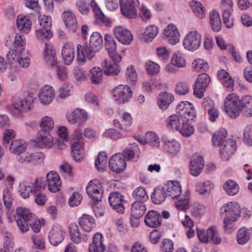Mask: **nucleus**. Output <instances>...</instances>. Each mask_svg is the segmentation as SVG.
I'll return each instance as SVG.
<instances>
[{
	"instance_id": "f257e3e1",
	"label": "nucleus",
	"mask_w": 252,
	"mask_h": 252,
	"mask_svg": "<svg viewBox=\"0 0 252 252\" xmlns=\"http://www.w3.org/2000/svg\"><path fill=\"white\" fill-rule=\"evenodd\" d=\"M19 230L25 233L30 230L29 226L35 233H38L42 225V221L26 208L19 207L14 216Z\"/></svg>"
},
{
	"instance_id": "f03ea898",
	"label": "nucleus",
	"mask_w": 252,
	"mask_h": 252,
	"mask_svg": "<svg viewBox=\"0 0 252 252\" xmlns=\"http://www.w3.org/2000/svg\"><path fill=\"white\" fill-rule=\"evenodd\" d=\"M103 38L98 32H93L90 36L89 43H85L83 46L77 45V56L81 62H84L86 57L91 60L95 54L99 52L103 46Z\"/></svg>"
},
{
	"instance_id": "7ed1b4c3",
	"label": "nucleus",
	"mask_w": 252,
	"mask_h": 252,
	"mask_svg": "<svg viewBox=\"0 0 252 252\" xmlns=\"http://www.w3.org/2000/svg\"><path fill=\"white\" fill-rule=\"evenodd\" d=\"M164 187L168 197L178 199L175 203L177 208L181 210H186L189 208V191H186L181 196L182 187L179 182L169 181L164 184Z\"/></svg>"
},
{
	"instance_id": "20e7f679",
	"label": "nucleus",
	"mask_w": 252,
	"mask_h": 252,
	"mask_svg": "<svg viewBox=\"0 0 252 252\" xmlns=\"http://www.w3.org/2000/svg\"><path fill=\"white\" fill-rule=\"evenodd\" d=\"M240 211L239 205L235 202L225 203L221 207L220 213L223 217V228L225 231H229L233 228L234 223L240 216Z\"/></svg>"
},
{
	"instance_id": "39448f33",
	"label": "nucleus",
	"mask_w": 252,
	"mask_h": 252,
	"mask_svg": "<svg viewBox=\"0 0 252 252\" xmlns=\"http://www.w3.org/2000/svg\"><path fill=\"white\" fill-rule=\"evenodd\" d=\"M6 58L9 64L13 67L27 68L30 64L29 51L26 49H23L21 51L11 50L7 53Z\"/></svg>"
},
{
	"instance_id": "423d86ee",
	"label": "nucleus",
	"mask_w": 252,
	"mask_h": 252,
	"mask_svg": "<svg viewBox=\"0 0 252 252\" xmlns=\"http://www.w3.org/2000/svg\"><path fill=\"white\" fill-rule=\"evenodd\" d=\"M241 100L235 94H229L224 101L225 112L231 118L238 117L241 111Z\"/></svg>"
},
{
	"instance_id": "0eeeda50",
	"label": "nucleus",
	"mask_w": 252,
	"mask_h": 252,
	"mask_svg": "<svg viewBox=\"0 0 252 252\" xmlns=\"http://www.w3.org/2000/svg\"><path fill=\"white\" fill-rule=\"evenodd\" d=\"M44 187V179L37 178L33 183L24 182L21 183L19 186L18 191L23 198H27Z\"/></svg>"
},
{
	"instance_id": "6e6552de",
	"label": "nucleus",
	"mask_w": 252,
	"mask_h": 252,
	"mask_svg": "<svg viewBox=\"0 0 252 252\" xmlns=\"http://www.w3.org/2000/svg\"><path fill=\"white\" fill-rule=\"evenodd\" d=\"M122 14L128 18H136L137 16V7L139 6L138 0H120Z\"/></svg>"
},
{
	"instance_id": "1a4fd4ad",
	"label": "nucleus",
	"mask_w": 252,
	"mask_h": 252,
	"mask_svg": "<svg viewBox=\"0 0 252 252\" xmlns=\"http://www.w3.org/2000/svg\"><path fill=\"white\" fill-rule=\"evenodd\" d=\"M201 43L200 34L196 31H192L185 36L183 41V46L186 49L193 51L198 49Z\"/></svg>"
},
{
	"instance_id": "9d476101",
	"label": "nucleus",
	"mask_w": 252,
	"mask_h": 252,
	"mask_svg": "<svg viewBox=\"0 0 252 252\" xmlns=\"http://www.w3.org/2000/svg\"><path fill=\"white\" fill-rule=\"evenodd\" d=\"M40 28L37 30V36L41 38H50L52 36L50 30L52 20L50 17L40 15L38 16Z\"/></svg>"
},
{
	"instance_id": "9b49d317",
	"label": "nucleus",
	"mask_w": 252,
	"mask_h": 252,
	"mask_svg": "<svg viewBox=\"0 0 252 252\" xmlns=\"http://www.w3.org/2000/svg\"><path fill=\"white\" fill-rule=\"evenodd\" d=\"M210 81V78L207 74L199 75L193 85L194 95L199 98H202Z\"/></svg>"
},
{
	"instance_id": "f8f14e48",
	"label": "nucleus",
	"mask_w": 252,
	"mask_h": 252,
	"mask_svg": "<svg viewBox=\"0 0 252 252\" xmlns=\"http://www.w3.org/2000/svg\"><path fill=\"white\" fill-rule=\"evenodd\" d=\"M113 97L120 103L128 101L132 97V91L127 85H119L113 90Z\"/></svg>"
},
{
	"instance_id": "ddd939ff",
	"label": "nucleus",
	"mask_w": 252,
	"mask_h": 252,
	"mask_svg": "<svg viewBox=\"0 0 252 252\" xmlns=\"http://www.w3.org/2000/svg\"><path fill=\"white\" fill-rule=\"evenodd\" d=\"M33 100L32 98L28 96L24 99H17L13 102L11 109L13 113L19 114L22 112H26L31 110Z\"/></svg>"
},
{
	"instance_id": "4468645a",
	"label": "nucleus",
	"mask_w": 252,
	"mask_h": 252,
	"mask_svg": "<svg viewBox=\"0 0 252 252\" xmlns=\"http://www.w3.org/2000/svg\"><path fill=\"white\" fill-rule=\"evenodd\" d=\"M66 117L70 124H76L78 126L84 124L88 119L87 112L80 109H75L72 111L68 112Z\"/></svg>"
},
{
	"instance_id": "2eb2a0df",
	"label": "nucleus",
	"mask_w": 252,
	"mask_h": 252,
	"mask_svg": "<svg viewBox=\"0 0 252 252\" xmlns=\"http://www.w3.org/2000/svg\"><path fill=\"white\" fill-rule=\"evenodd\" d=\"M86 189L88 195L94 201L99 202L101 200L103 189L101 184L98 180L90 181L87 186Z\"/></svg>"
},
{
	"instance_id": "dca6fc26",
	"label": "nucleus",
	"mask_w": 252,
	"mask_h": 252,
	"mask_svg": "<svg viewBox=\"0 0 252 252\" xmlns=\"http://www.w3.org/2000/svg\"><path fill=\"white\" fill-rule=\"evenodd\" d=\"M158 32V28L154 25H150L144 30L137 32L138 38L142 41L146 43L152 42L157 36Z\"/></svg>"
},
{
	"instance_id": "f3484780",
	"label": "nucleus",
	"mask_w": 252,
	"mask_h": 252,
	"mask_svg": "<svg viewBox=\"0 0 252 252\" xmlns=\"http://www.w3.org/2000/svg\"><path fill=\"white\" fill-rule=\"evenodd\" d=\"M146 211V207L143 201H134L131 205L130 210V222L131 225L136 227L138 226L137 222L134 225L133 221L138 220L141 218L145 214Z\"/></svg>"
},
{
	"instance_id": "a211bd4d",
	"label": "nucleus",
	"mask_w": 252,
	"mask_h": 252,
	"mask_svg": "<svg viewBox=\"0 0 252 252\" xmlns=\"http://www.w3.org/2000/svg\"><path fill=\"white\" fill-rule=\"evenodd\" d=\"M108 201L111 206L116 212L120 214L124 213L125 199L123 195L118 192H111L109 194Z\"/></svg>"
},
{
	"instance_id": "6ab92c4d",
	"label": "nucleus",
	"mask_w": 252,
	"mask_h": 252,
	"mask_svg": "<svg viewBox=\"0 0 252 252\" xmlns=\"http://www.w3.org/2000/svg\"><path fill=\"white\" fill-rule=\"evenodd\" d=\"M115 38L124 45H129L133 40V36L130 31L123 27L118 26L113 29Z\"/></svg>"
},
{
	"instance_id": "aec40b11",
	"label": "nucleus",
	"mask_w": 252,
	"mask_h": 252,
	"mask_svg": "<svg viewBox=\"0 0 252 252\" xmlns=\"http://www.w3.org/2000/svg\"><path fill=\"white\" fill-rule=\"evenodd\" d=\"M64 234L65 232L61 226L59 224L53 225L49 232V240L52 245L57 246L63 240Z\"/></svg>"
},
{
	"instance_id": "412c9836",
	"label": "nucleus",
	"mask_w": 252,
	"mask_h": 252,
	"mask_svg": "<svg viewBox=\"0 0 252 252\" xmlns=\"http://www.w3.org/2000/svg\"><path fill=\"white\" fill-rule=\"evenodd\" d=\"M220 147V156L223 160H227L236 148V143L232 139H228Z\"/></svg>"
},
{
	"instance_id": "4be33fe9",
	"label": "nucleus",
	"mask_w": 252,
	"mask_h": 252,
	"mask_svg": "<svg viewBox=\"0 0 252 252\" xmlns=\"http://www.w3.org/2000/svg\"><path fill=\"white\" fill-rule=\"evenodd\" d=\"M48 189L52 192L59 191L61 188L62 182L59 174L55 171H50L46 175Z\"/></svg>"
},
{
	"instance_id": "5701e85b",
	"label": "nucleus",
	"mask_w": 252,
	"mask_h": 252,
	"mask_svg": "<svg viewBox=\"0 0 252 252\" xmlns=\"http://www.w3.org/2000/svg\"><path fill=\"white\" fill-rule=\"evenodd\" d=\"M55 97V90L50 86H44L40 89L38 94V99L43 105L49 104Z\"/></svg>"
},
{
	"instance_id": "b1692460",
	"label": "nucleus",
	"mask_w": 252,
	"mask_h": 252,
	"mask_svg": "<svg viewBox=\"0 0 252 252\" xmlns=\"http://www.w3.org/2000/svg\"><path fill=\"white\" fill-rule=\"evenodd\" d=\"M109 167L111 170L117 173L123 172L126 166L125 160L123 159L121 154L113 155L109 160Z\"/></svg>"
},
{
	"instance_id": "393cba45",
	"label": "nucleus",
	"mask_w": 252,
	"mask_h": 252,
	"mask_svg": "<svg viewBox=\"0 0 252 252\" xmlns=\"http://www.w3.org/2000/svg\"><path fill=\"white\" fill-rule=\"evenodd\" d=\"M104 40L106 49L107 50L111 59L117 62H121L122 58L116 52V43L113 36L111 35L106 34L105 35Z\"/></svg>"
},
{
	"instance_id": "a878e982",
	"label": "nucleus",
	"mask_w": 252,
	"mask_h": 252,
	"mask_svg": "<svg viewBox=\"0 0 252 252\" xmlns=\"http://www.w3.org/2000/svg\"><path fill=\"white\" fill-rule=\"evenodd\" d=\"M113 62L107 60H104L101 63L104 73L107 76H115L119 74L121 71V68L119 65L120 62L112 60Z\"/></svg>"
},
{
	"instance_id": "bb28decb",
	"label": "nucleus",
	"mask_w": 252,
	"mask_h": 252,
	"mask_svg": "<svg viewBox=\"0 0 252 252\" xmlns=\"http://www.w3.org/2000/svg\"><path fill=\"white\" fill-rule=\"evenodd\" d=\"M204 165L203 157L199 155H193L190 161L189 169L191 175L197 176L202 171Z\"/></svg>"
},
{
	"instance_id": "cd10ccee",
	"label": "nucleus",
	"mask_w": 252,
	"mask_h": 252,
	"mask_svg": "<svg viewBox=\"0 0 252 252\" xmlns=\"http://www.w3.org/2000/svg\"><path fill=\"white\" fill-rule=\"evenodd\" d=\"M164 38L172 45H175L180 41V34L176 27L170 24L164 29Z\"/></svg>"
},
{
	"instance_id": "c85d7f7f",
	"label": "nucleus",
	"mask_w": 252,
	"mask_h": 252,
	"mask_svg": "<svg viewBox=\"0 0 252 252\" xmlns=\"http://www.w3.org/2000/svg\"><path fill=\"white\" fill-rule=\"evenodd\" d=\"M36 143L41 148L52 147L53 145V138L50 132L39 130L36 138Z\"/></svg>"
},
{
	"instance_id": "c756f323",
	"label": "nucleus",
	"mask_w": 252,
	"mask_h": 252,
	"mask_svg": "<svg viewBox=\"0 0 252 252\" xmlns=\"http://www.w3.org/2000/svg\"><path fill=\"white\" fill-rule=\"evenodd\" d=\"M43 57L45 61L50 66H54L58 63L56 52L53 45L46 43L43 51Z\"/></svg>"
},
{
	"instance_id": "7c9ffc66",
	"label": "nucleus",
	"mask_w": 252,
	"mask_h": 252,
	"mask_svg": "<svg viewBox=\"0 0 252 252\" xmlns=\"http://www.w3.org/2000/svg\"><path fill=\"white\" fill-rule=\"evenodd\" d=\"M162 217L159 213L154 210L149 211L145 217V224L149 227L156 228L161 225Z\"/></svg>"
},
{
	"instance_id": "2f4dec72",
	"label": "nucleus",
	"mask_w": 252,
	"mask_h": 252,
	"mask_svg": "<svg viewBox=\"0 0 252 252\" xmlns=\"http://www.w3.org/2000/svg\"><path fill=\"white\" fill-rule=\"evenodd\" d=\"M105 248L102 235L100 233H95L93 237L92 243L90 244L89 252H102Z\"/></svg>"
},
{
	"instance_id": "473e14b6",
	"label": "nucleus",
	"mask_w": 252,
	"mask_h": 252,
	"mask_svg": "<svg viewBox=\"0 0 252 252\" xmlns=\"http://www.w3.org/2000/svg\"><path fill=\"white\" fill-rule=\"evenodd\" d=\"M62 55L64 63L70 64L73 61L75 57L74 45L72 43H65L62 50Z\"/></svg>"
},
{
	"instance_id": "72a5a7b5",
	"label": "nucleus",
	"mask_w": 252,
	"mask_h": 252,
	"mask_svg": "<svg viewBox=\"0 0 252 252\" xmlns=\"http://www.w3.org/2000/svg\"><path fill=\"white\" fill-rule=\"evenodd\" d=\"M71 154L74 160L80 161L84 157V143L83 141L72 142L71 146Z\"/></svg>"
},
{
	"instance_id": "f704fd0d",
	"label": "nucleus",
	"mask_w": 252,
	"mask_h": 252,
	"mask_svg": "<svg viewBox=\"0 0 252 252\" xmlns=\"http://www.w3.org/2000/svg\"><path fill=\"white\" fill-rule=\"evenodd\" d=\"M17 27L24 33H28L31 30L32 21L28 16L19 15L17 17Z\"/></svg>"
},
{
	"instance_id": "c9c22d12",
	"label": "nucleus",
	"mask_w": 252,
	"mask_h": 252,
	"mask_svg": "<svg viewBox=\"0 0 252 252\" xmlns=\"http://www.w3.org/2000/svg\"><path fill=\"white\" fill-rule=\"evenodd\" d=\"M62 17L66 28L73 32H75L77 25L75 15L71 11H66L63 13Z\"/></svg>"
},
{
	"instance_id": "e433bc0d",
	"label": "nucleus",
	"mask_w": 252,
	"mask_h": 252,
	"mask_svg": "<svg viewBox=\"0 0 252 252\" xmlns=\"http://www.w3.org/2000/svg\"><path fill=\"white\" fill-rule=\"evenodd\" d=\"M78 222L82 228L87 232H91L95 226L94 220L87 214L83 215L79 219Z\"/></svg>"
},
{
	"instance_id": "4c0bfd02",
	"label": "nucleus",
	"mask_w": 252,
	"mask_h": 252,
	"mask_svg": "<svg viewBox=\"0 0 252 252\" xmlns=\"http://www.w3.org/2000/svg\"><path fill=\"white\" fill-rule=\"evenodd\" d=\"M158 103L162 110H166L174 100L173 95L168 92H164L158 94Z\"/></svg>"
},
{
	"instance_id": "58836bf2",
	"label": "nucleus",
	"mask_w": 252,
	"mask_h": 252,
	"mask_svg": "<svg viewBox=\"0 0 252 252\" xmlns=\"http://www.w3.org/2000/svg\"><path fill=\"white\" fill-rule=\"evenodd\" d=\"M130 131L127 129H121L120 131L114 128L106 130L103 133L105 137H109L113 140H117L128 136Z\"/></svg>"
},
{
	"instance_id": "ea45409f",
	"label": "nucleus",
	"mask_w": 252,
	"mask_h": 252,
	"mask_svg": "<svg viewBox=\"0 0 252 252\" xmlns=\"http://www.w3.org/2000/svg\"><path fill=\"white\" fill-rule=\"evenodd\" d=\"M69 234L71 240L75 244H79L82 240V236L78 225L75 223H71L68 225Z\"/></svg>"
},
{
	"instance_id": "a19ab883",
	"label": "nucleus",
	"mask_w": 252,
	"mask_h": 252,
	"mask_svg": "<svg viewBox=\"0 0 252 252\" xmlns=\"http://www.w3.org/2000/svg\"><path fill=\"white\" fill-rule=\"evenodd\" d=\"M164 143L165 150L171 155L175 156L180 152V144L178 141L173 139L165 140Z\"/></svg>"
},
{
	"instance_id": "79ce46f5",
	"label": "nucleus",
	"mask_w": 252,
	"mask_h": 252,
	"mask_svg": "<svg viewBox=\"0 0 252 252\" xmlns=\"http://www.w3.org/2000/svg\"><path fill=\"white\" fill-rule=\"evenodd\" d=\"M210 23L213 30L219 32L221 28V21L219 13L215 10L210 12L209 14Z\"/></svg>"
},
{
	"instance_id": "37998d69",
	"label": "nucleus",
	"mask_w": 252,
	"mask_h": 252,
	"mask_svg": "<svg viewBox=\"0 0 252 252\" xmlns=\"http://www.w3.org/2000/svg\"><path fill=\"white\" fill-rule=\"evenodd\" d=\"M166 192L164 186L156 188L151 195L153 202L155 204H159L164 201L166 197H168Z\"/></svg>"
},
{
	"instance_id": "c03bdc74",
	"label": "nucleus",
	"mask_w": 252,
	"mask_h": 252,
	"mask_svg": "<svg viewBox=\"0 0 252 252\" xmlns=\"http://www.w3.org/2000/svg\"><path fill=\"white\" fill-rule=\"evenodd\" d=\"M218 77L222 84L226 88L232 89L234 83L231 76L225 70L222 69L218 72Z\"/></svg>"
},
{
	"instance_id": "a18cd8bd",
	"label": "nucleus",
	"mask_w": 252,
	"mask_h": 252,
	"mask_svg": "<svg viewBox=\"0 0 252 252\" xmlns=\"http://www.w3.org/2000/svg\"><path fill=\"white\" fill-rule=\"evenodd\" d=\"M89 77L92 84H99L102 81L103 72L99 67H94L89 71Z\"/></svg>"
},
{
	"instance_id": "49530a36",
	"label": "nucleus",
	"mask_w": 252,
	"mask_h": 252,
	"mask_svg": "<svg viewBox=\"0 0 252 252\" xmlns=\"http://www.w3.org/2000/svg\"><path fill=\"white\" fill-rule=\"evenodd\" d=\"M241 110H243L247 117L252 116V96H244L241 99Z\"/></svg>"
},
{
	"instance_id": "de8ad7c7",
	"label": "nucleus",
	"mask_w": 252,
	"mask_h": 252,
	"mask_svg": "<svg viewBox=\"0 0 252 252\" xmlns=\"http://www.w3.org/2000/svg\"><path fill=\"white\" fill-rule=\"evenodd\" d=\"M227 135V131L224 128H221L215 132L212 137V142L215 145L218 147L221 146L225 140Z\"/></svg>"
},
{
	"instance_id": "09e8293b",
	"label": "nucleus",
	"mask_w": 252,
	"mask_h": 252,
	"mask_svg": "<svg viewBox=\"0 0 252 252\" xmlns=\"http://www.w3.org/2000/svg\"><path fill=\"white\" fill-rule=\"evenodd\" d=\"M223 188L228 195H234L239 190V186L238 184L232 180L226 181L223 185Z\"/></svg>"
},
{
	"instance_id": "8fccbe9b",
	"label": "nucleus",
	"mask_w": 252,
	"mask_h": 252,
	"mask_svg": "<svg viewBox=\"0 0 252 252\" xmlns=\"http://www.w3.org/2000/svg\"><path fill=\"white\" fill-rule=\"evenodd\" d=\"M40 130L50 132L54 127V121L53 118L48 116H44L39 121Z\"/></svg>"
},
{
	"instance_id": "3c124183",
	"label": "nucleus",
	"mask_w": 252,
	"mask_h": 252,
	"mask_svg": "<svg viewBox=\"0 0 252 252\" xmlns=\"http://www.w3.org/2000/svg\"><path fill=\"white\" fill-rule=\"evenodd\" d=\"M166 123L168 129L178 131L181 125L180 116L176 114L172 115L167 119Z\"/></svg>"
},
{
	"instance_id": "603ef678",
	"label": "nucleus",
	"mask_w": 252,
	"mask_h": 252,
	"mask_svg": "<svg viewBox=\"0 0 252 252\" xmlns=\"http://www.w3.org/2000/svg\"><path fill=\"white\" fill-rule=\"evenodd\" d=\"M190 6L195 15L200 19L205 16V11L203 5L199 1L192 0L189 2Z\"/></svg>"
},
{
	"instance_id": "864d4df0",
	"label": "nucleus",
	"mask_w": 252,
	"mask_h": 252,
	"mask_svg": "<svg viewBox=\"0 0 252 252\" xmlns=\"http://www.w3.org/2000/svg\"><path fill=\"white\" fill-rule=\"evenodd\" d=\"M178 131L184 136L188 137L193 133L194 128L188 121H181V125Z\"/></svg>"
},
{
	"instance_id": "5fc2aeb1",
	"label": "nucleus",
	"mask_w": 252,
	"mask_h": 252,
	"mask_svg": "<svg viewBox=\"0 0 252 252\" xmlns=\"http://www.w3.org/2000/svg\"><path fill=\"white\" fill-rule=\"evenodd\" d=\"M107 157L105 152H100L95 160V166L99 171H103L106 165Z\"/></svg>"
},
{
	"instance_id": "6e6d98bb",
	"label": "nucleus",
	"mask_w": 252,
	"mask_h": 252,
	"mask_svg": "<svg viewBox=\"0 0 252 252\" xmlns=\"http://www.w3.org/2000/svg\"><path fill=\"white\" fill-rule=\"evenodd\" d=\"M27 146L26 143L23 140H14L10 144V150L12 153H17L18 155L26 150Z\"/></svg>"
},
{
	"instance_id": "4d7b16f0",
	"label": "nucleus",
	"mask_w": 252,
	"mask_h": 252,
	"mask_svg": "<svg viewBox=\"0 0 252 252\" xmlns=\"http://www.w3.org/2000/svg\"><path fill=\"white\" fill-rule=\"evenodd\" d=\"M125 78L128 83L131 85L135 84L137 80V75L135 67L130 65L126 70Z\"/></svg>"
},
{
	"instance_id": "13d9d810",
	"label": "nucleus",
	"mask_w": 252,
	"mask_h": 252,
	"mask_svg": "<svg viewBox=\"0 0 252 252\" xmlns=\"http://www.w3.org/2000/svg\"><path fill=\"white\" fill-rule=\"evenodd\" d=\"M91 6L96 20L100 22L106 23L107 21V18L104 15L94 0H92L91 2Z\"/></svg>"
},
{
	"instance_id": "bf43d9fd",
	"label": "nucleus",
	"mask_w": 252,
	"mask_h": 252,
	"mask_svg": "<svg viewBox=\"0 0 252 252\" xmlns=\"http://www.w3.org/2000/svg\"><path fill=\"white\" fill-rule=\"evenodd\" d=\"M250 235L245 228H241L238 231L236 240L239 245L245 244L250 239Z\"/></svg>"
},
{
	"instance_id": "052dcab7",
	"label": "nucleus",
	"mask_w": 252,
	"mask_h": 252,
	"mask_svg": "<svg viewBox=\"0 0 252 252\" xmlns=\"http://www.w3.org/2000/svg\"><path fill=\"white\" fill-rule=\"evenodd\" d=\"M132 195L136 200L139 201H144L148 200L149 197L144 188L139 187L137 188L133 192Z\"/></svg>"
},
{
	"instance_id": "680f3d73",
	"label": "nucleus",
	"mask_w": 252,
	"mask_h": 252,
	"mask_svg": "<svg viewBox=\"0 0 252 252\" xmlns=\"http://www.w3.org/2000/svg\"><path fill=\"white\" fill-rule=\"evenodd\" d=\"M211 183L208 181L198 183L195 186V190L199 194L209 193L211 190Z\"/></svg>"
},
{
	"instance_id": "e2e57ef3",
	"label": "nucleus",
	"mask_w": 252,
	"mask_h": 252,
	"mask_svg": "<svg viewBox=\"0 0 252 252\" xmlns=\"http://www.w3.org/2000/svg\"><path fill=\"white\" fill-rule=\"evenodd\" d=\"M209 241L210 240L213 243L217 245L221 242V238L220 237L217 228L215 226H211L208 228Z\"/></svg>"
},
{
	"instance_id": "0e129e2a",
	"label": "nucleus",
	"mask_w": 252,
	"mask_h": 252,
	"mask_svg": "<svg viewBox=\"0 0 252 252\" xmlns=\"http://www.w3.org/2000/svg\"><path fill=\"white\" fill-rule=\"evenodd\" d=\"M26 44L25 38L20 34L17 33L15 35V40L13 43V49L12 50H16L21 51Z\"/></svg>"
},
{
	"instance_id": "69168bd1",
	"label": "nucleus",
	"mask_w": 252,
	"mask_h": 252,
	"mask_svg": "<svg viewBox=\"0 0 252 252\" xmlns=\"http://www.w3.org/2000/svg\"><path fill=\"white\" fill-rule=\"evenodd\" d=\"M185 110V112L182 113V115L180 116L181 120L188 122L193 120L195 118L196 115L191 104L190 105H188L187 109Z\"/></svg>"
},
{
	"instance_id": "338daca9",
	"label": "nucleus",
	"mask_w": 252,
	"mask_h": 252,
	"mask_svg": "<svg viewBox=\"0 0 252 252\" xmlns=\"http://www.w3.org/2000/svg\"><path fill=\"white\" fill-rule=\"evenodd\" d=\"M73 74L75 79L79 82H84L88 78L87 72L80 67H74L73 71Z\"/></svg>"
},
{
	"instance_id": "774afa93",
	"label": "nucleus",
	"mask_w": 252,
	"mask_h": 252,
	"mask_svg": "<svg viewBox=\"0 0 252 252\" xmlns=\"http://www.w3.org/2000/svg\"><path fill=\"white\" fill-rule=\"evenodd\" d=\"M243 141L245 143L249 146H252V126H246L243 131Z\"/></svg>"
}]
</instances>
